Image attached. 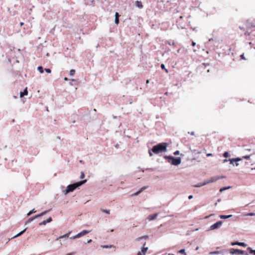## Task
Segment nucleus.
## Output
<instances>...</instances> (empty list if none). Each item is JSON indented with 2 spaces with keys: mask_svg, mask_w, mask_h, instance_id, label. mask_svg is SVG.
I'll return each instance as SVG.
<instances>
[{
  "mask_svg": "<svg viewBox=\"0 0 255 255\" xmlns=\"http://www.w3.org/2000/svg\"><path fill=\"white\" fill-rule=\"evenodd\" d=\"M87 182V180H83L79 182H77L72 184H70L67 186L66 190H63V192L65 195H67L69 193L73 191L77 188L81 186L83 184H85Z\"/></svg>",
  "mask_w": 255,
  "mask_h": 255,
  "instance_id": "nucleus-1",
  "label": "nucleus"
},
{
  "mask_svg": "<svg viewBox=\"0 0 255 255\" xmlns=\"http://www.w3.org/2000/svg\"><path fill=\"white\" fill-rule=\"evenodd\" d=\"M167 143H161L156 145H154L152 148V152L155 154H158L163 151H166L167 150Z\"/></svg>",
  "mask_w": 255,
  "mask_h": 255,
  "instance_id": "nucleus-2",
  "label": "nucleus"
},
{
  "mask_svg": "<svg viewBox=\"0 0 255 255\" xmlns=\"http://www.w3.org/2000/svg\"><path fill=\"white\" fill-rule=\"evenodd\" d=\"M164 157L167 160L169 163L173 165H178L181 162L180 157H174L172 156H164Z\"/></svg>",
  "mask_w": 255,
  "mask_h": 255,
  "instance_id": "nucleus-3",
  "label": "nucleus"
},
{
  "mask_svg": "<svg viewBox=\"0 0 255 255\" xmlns=\"http://www.w3.org/2000/svg\"><path fill=\"white\" fill-rule=\"evenodd\" d=\"M225 178L224 176H213V177H212L211 178H210L209 179H207L206 180V182L207 183V184H209V183H213V182H214L216 181H217L218 180H219L220 179H222V178Z\"/></svg>",
  "mask_w": 255,
  "mask_h": 255,
  "instance_id": "nucleus-4",
  "label": "nucleus"
},
{
  "mask_svg": "<svg viewBox=\"0 0 255 255\" xmlns=\"http://www.w3.org/2000/svg\"><path fill=\"white\" fill-rule=\"evenodd\" d=\"M222 224H223L222 221H218L216 223H215L213 225H212V226H211L210 229L211 230L216 229L219 228L220 227H221V225H222Z\"/></svg>",
  "mask_w": 255,
  "mask_h": 255,
  "instance_id": "nucleus-5",
  "label": "nucleus"
},
{
  "mask_svg": "<svg viewBox=\"0 0 255 255\" xmlns=\"http://www.w3.org/2000/svg\"><path fill=\"white\" fill-rule=\"evenodd\" d=\"M145 245V243H144L143 245V247L141 249V251L140 252H138L137 254V255H144L146 252L148 250L147 247H144V246Z\"/></svg>",
  "mask_w": 255,
  "mask_h": 255,
  "instance_id": "nucleus-6",
  "label": "nucleus"
},
{
  "mask_svg": "<svg viewBox=\"0 0 255 255\" xmlns=\"http://www.w3.org/2000/svg\"><path fill=\"white\" fill-rule=\"evenodd\" d=\"M27 229V228H25L23 230H22V231H21L20 232H19V233H18L17 234H16V235L14 236L13 237H12L11 239H9L8 241L6 242V243H7L10 240H11V239H14L15 238H17L20 236H21L22 234H23L25 232V231Z\"/></svg>",
  "mask_w": 255,
  "mask_h": 255,
  "instance_id": "nucleus-7",
  "label": "nucleus"
},
{
  "mask_svg": "<svg viewBox=\"0 0 255 255\" xmlns=\"http://www.w3.org/2000/svg\"><path fill=\"white\" fill-rule=\"evenodd\" d=\"M231 245L232 246L238 245L244 247H246L247 246V244H246L245 243L242 242H233L232 243Z\"/></svg>",
  "mask_w": 255,
  "mask_h": 255,
  "instance_id": "nucleus-8",
  "label": "nucleus"
},
{
  "mask_svg": "<svg viewBox=\"0 0 255 255\" xmlns=\"http://www.w3.org/2000/svg\"><path fill=\"white\" fill-rule=\"evenodd\" d=\"M157 215L158 214L157 213L155 214L150 215L148 216L147 219L149 221L153 220L157 217Z\"/></svg>",
  "mask_w": 255,
  "mask_h": 255,
  "instance_id": "nucleus-9",
  "label": "nucleus"
},
{
  "mask_svg": "<svg viewBox=\"0 0 255 255\" xmlns=\"http://www.w3.org/2000/svg\"><path fill=\"white\" fill-rule=\"evenodd\" d=\"M52 221V218L49 217L47 220L43 221L42 222L39 223V225H45L47 223H50Z\"/></svg>",
  "mask_w": 255,
  "mask_h": 255,
  "instance_id": "nucleus-10",
  "label": "nucleus"
},
{
  "mask_svg": "<svg viewBox=\"0 0 255 255\" xmlns=\"http://www.w3.org/2000/svg\"><path fill=\"white\" fill-rule=\"evenodd\" d=\"M82 236H83V235L82 232H81L80 233H78V234L76 235L75 236L70 237V239H75L79 238Z\"/></svg>",
  "mask_w": 255,
  "mask_h": 255,
  "instance_id": "nucleus-11",
  "label": "nucleus"
},
{
  "mask_svg": "<svg viewBox=\"0 0 255 255\" xmlns=\"http://www.w3.org/2000/svg\"><path fill=\"white\" fill-rule=\"evenodd\" d=\"M82 236H83V235L82 232H81L80 233H78V234L76 235L75 236L70 237V239H75L79 238Z\"/></svg>",
  "mask_w": 255,
  "mask_h": 255,
  "instance_id": "nucleus-12",
  "label": "nucleus"
},
{
  "mask_svg": "<svg viewBox=\"0 0 255 255\" xmlns=\"http://www.w3.org/2000/svg\"><path fill=\"white\" fill-rule=\"evenodd\" d=\"M207 184L206 182V180L204 181L203 183H198L196 185H194L193 186L195 187H201L203 186H204L205 185Z\"/></svg>",
  "mask_w": 255,
  "mask_h": 255,
  "instance_id": "nucleus-13",
  "label": "nucleus"
},
{
  "mask_svg": "<svg viewBox=\"0 0 255 255\" xmlns=\"http://www.w3.org/2000/svg\"><path fill=\"white\" fill-rule=\"evenodd\" d=\"M27 94H28L27 89V88H26L24 89V91H23V92H21L20 93V95H19V96H20V98H22V97H23L24 96H25V95H27Z\"/></svg>",
  "mask_w": 255,
  "mask_h": 255,
  "instance_id": "nucleus-14",
  "label": "nucleus"
},
{
  "mask_svg": "<svg viewBox=\"0 0 255 255\" xmlns=\"http://www.w3.org/2000/svg\"><path fill=\"white\" fill-rule=\"evenodd\" d=\"M71 233V231H70L68 233L63 235V236H60L57 239V240L59 239H66L67 238H68L69 235Z\"/></svg>",
  "mask_w": 255,
  "mask_h": 255,
  "instance_id": "nucleus-15",
  "label": "nucleus"
},
{
  "mask_svg": "<svg viewBox=\"0 0 255 255\" xmlns=\"http://www.w3.org/2000/svg\"><path fill=\"white\" fill-rule=\"evenodd\" d=\"M230 164H233L234 162H237L241 160V158L238 157L236 158L229 159Z\"/></svg>",
  "mask_w": 255,
  "mask_h": 255,
  "instance_id": "nucleus-16",
  "label": "nucleus"
},
{
  "mask_svg": "<svg viewBox=\"0 0 255 255\" xmlns=\"http://www.w3.org/2000/svg\"><path fill=\"white\" fill-rule=\"evenodd\" d=\"M119 14L118 12H116V14H115V23L118 24H119Z\"/></svg>",
  "mask_w": 255,
  "mask_h": 255,
  "instance_id": "nucleus-17",
  "label": "nucleus"
},
{
  "mask_svg": "<svg viewBox=\"0 0 255 255\" xmlns=\"http://www.w3.org/2000/svg\"><path fill=\"white\" fill-rule=\"evenodd\" d=\"M47 212H48V211H44V212H43L41 213V214H38V215H36V216H35L34 217H33V218H34V219H37V218H38L39 217H41L42 216H43V215H45V214L46 213H47Z\"/></svg>",
  "mask_w": 255,
  "mask_h": 255,
  "instance_id": "nucleus-18",
  "label": "nucleus"
},
{
  "mask_svg": "<svg viewBox=\"0 0 255 255\" xmlns=\"http://www.w3.org/2000/svg\"><path fill=\"white\" fill-rule=\"evenodd\" d=\"M237 251H238V252H236V254H238V255H244V254H245L246 255H248V253H245V252L244 251H242V250H239V249H237Z\"/></svg>",
  "mask_w": 255,
  "mask_h": 255,
  "instance_id": "nucleus-19",
  "label": "nucleus"
},
{
  "mask_svg": "<svg viewBox=\"0 0 255 255\" xmlns=\"http://www.w3.org/2000/svg\"><path fill=\"white\" fill-rule=\"evenodd\" d=\"M232 217V215H220V218L222 219H228Z\"/></svg>",
  "mask_w": 255,
  "mask_h": 255,
  "instance_id": "nucleus-20",
  "label": "nucleus"
},
{
  "mask_svg": "<svg viewBox=\"0 0 255 255\" xmlns=\"http://www.w3.org/2000/svg\"><path fill=\"white\" fill-rule=\"evenodd\" d=\"M146 188H147V187H142L139 191H138L136 193H134L132 195L133 196H137V195H138L142 190H144Z\"/></svg>",
  "mask_w": 255,
  "mask_h": 255,
  "instance_id": "nucleus-21",
  "label": "nucleus"
},
{
  "mask_svg": "<svg viewBox=\"0 0 255 255\" xmlns=\"http://www.w3.org/2000/svg\"><path fill=\"white\" fill-rule=\"evenodd\" d=\"M135 5H136V6H137V7L140 8H141L143 7L141 2L139 1H136Z\"/></svg>",
  "mask_w": 255,
  "mask_h": 255,
  "instance_id": "nucleus-22",
  "label": "nucleus"
},
{
  "mask_svg": "<svg viewBox=\"0 0 255 255\" xmlns=\"http://www.w3.org/2000/svg\"><path fill=\"white\" fill-rule=\"evenodd\" d=\"M102 248L108 249V248H115V247L114 245H103L101 246Z\"/></svg>",
  "mask_w": 255,
  "mask_h": 255,
  "instance_id": "nucleus-23",
  "label": "nucleus"
},
{
  "mask_svg": "<svg viewBox=\"0 0 255 255\" xmlns=\"http://www.w3.org/2000/svg\"><path fill=\"white\" fill-rule=\"evenodd\" d=\"M231 188V186L224 187L220 189V192H222L226 190H228Z\"/></svg>",
  "mask_w": 255,
  "mask_h": 255,
  "instance_id": "nucleus-24",
  "label": "nucleus"
},
{
  "mask_svg": "<svg viewBox=\"0 0 255 255\" xmlns=\"http://www.w3.org/2000/svg\"><path fill=\"white\" fill-rule=\"evenodd\" d=\"M236 252H238L237 249H232L230 250V253L234 255L236 254Z\"/></svg>",
  "mask_w": 255,
  "mask_h": 255,
  "instance_id": "nucleus-25",
  "label": "nucleus"
},
{
  "mask_svg": "<svg viewBox=\"0 0 255 255\" xmlns=\"http://www.w3.org/2000/svg\"><path fill=\"white\" fill-rule=\"evenodd\" d=\"M247 250L249 251L250 254H253L255 255V250H253L251 248H248Z\"/></svg>",
  "mask_w": 255,
  "mask_h": 255,
  "instance_id": "nucleus-26",
  "label": "nucleus"
},
{
  "mask_svg": "<svg viewBox=\"0 0 255 255\" xmlns=\"http://www.w3.org/2000/svg\"><path fill=\"white\" fill-rule=\"evenodd\" d=\"M221 252L220 251H214L211 252L209 253L210 255H219L220 254Z\"/></svg>",
  "mask_w": 255,
  "mask_h": 255,
  "instance_id": "nucleus-27",
  "label": "nucleus"
},
{
  "mask_svg": "<svg viewBox=\"0 0 255 255\" xmlns=\"http://www.w3.org/2000/svg\"><path fill=\"white\" fill-rule=\"evenodd\" d=\"M36 212V211L35 210V209H33L32 210L30 211L27 214V216H29L30 215H31L33 213H34Z\"/></svg>",
  "mask_w": 255,
  "mask_h": 255,
  "instance_id": "nucleus-28",
  "label": "nucleus"
},
{
  "mask_svg": "<svg viewBox=\"0 0 255 255\" xmlns=\"http://www.w3.org/2000/svg\"><path fill=\"white\" fill-rule=\"evenodd\" d=\"M37 70L39 71V72L40 73H43L44 71H43V68L42 66H39L37 68Z\"/></svg>",
  "mask_w": 255,
  "mask_h": 255,
  "instance_id": "nucleus-29",
  "label": "nucleus"
},
{
  "mask_svg": "<svg viewBox=\"0 0 255 255\" xmlns=\"http://www.w3.org/2000/svg\"><path fill=\"white\" fill-rule=\"evenodd\" d=\"M101 211L103 213H105L107 214H109L110 213V210H106V209H101Z\"/></svg>",
  "mask_w": 255,
  "mask_h": 255,
  "instance_id": "nucleus-30",
  "label": "nucleus"
},
{
  "mask_svg": "<svg viewBox=\"0 0 255 255\" xmlns=\"http://www.w3.org/2000/svg\"><path fill=\"white\" fill-rule=\"evenodd\" d=\"M245 216H255V213H250L245 214Z\"/></svg>",
  "mask_w": 255,
  "mask_h": 255,
  "instance_id": "nucleus-31",
  "label": "nucleus"
},
{
  "mask_svg": "<svg viewBox=\"0 0 255 255\" xmlns=\"http://www.w3.org/2000/svg\"><path fill=\"white\" fill-rule=\"evenodd\" d=\"M179 253L180 254H183L184 255H187V254L185 253V249H181L179 251Z\"/></svg>",
  "mask_w": 255,
  "mask_h": 255,
  "instance_id": "nucleus-32",
  "label": "nucleus"
},
{
  "mask_svg": "<svg viewBox=\"0 0 255 255\" xmlns=\"http://www.w3.org/2000/svg\"><path fill=\"white\" fill-rule=\"evenodd\" d=\"M161 68H162V69L165 70L166 73H168V70L165 68L164 64H162L161 65Z\"/></svg>",
  "mask_w": 255,
  "mask_h": 255,
  "instance_id": "nucleus-33",
  "label": "nucleus"
},
{
  "mask_svg": "<svg viewBox=\"0 0 255 255\" xmlns=\"http://www.w3.org/2000/svg\"><path fill=\"white\" fill-rule=\"evenodd\" d=\"M33 220H34V219L33 218V217H31V218H30L25 223V224H28L30 222H31V221H32Z\"/></svg>",
  "mask_w": 255,
  "mask_h": 255,
  "instance_id": "nucleus-34",
  "label": "nucleus"
},
{
  "mask_svg": "<svg viewBox=\"0 0 255 255\" xmlns=\"http://www.w3.org/2000/svg\"><path fill=\"white\" fill-rule=\"evenodd\" d=\"M75 70H74V69H72V70H71L70 71V73H69V74H70V75L71 76H73V75L75 74Z\"/></svg>",
  "mask_w": 255,
  "mask_h": 255,
  "instance_id": "nucleus-35",
  "label": "nucleus"
},
{
  "mask_svg": "<svg viewBox=\"0 0 255 255\" xmlns=\"http://www.w3.org/2000/svg\"><path fill=\"white\" fill-rule=\"evenodd\" d=\"M89 232H90V231H87V230H83V231H82V233L83 236L86 235V234H88Z\"/></svg>",
  "mask_w": 255,
  "mask_h": 255,
  "instance_id": "nucleus-36",
  "label": "nucleus"
},
{
  "mask_svg": "<svg viewBox=\"0 0 255 255\" xmlns=\"http://www.w3.org/2000/svg\"><path fill=\"white\" fill-rule=\"evenodd\" d=\"M85 177V175L83 172L80 173V179H83Z\"/></svg>",
  "mask_w": 255,
  "mask_h": 255,
  "instance_id": "nucleus-37",
  "label": "nucleus"
},
{
  "mask_svg": "<svg viewBox=\"0 0 255 255\" xmlns=\"http://www.w3.org/2000/svg\"><path fill=\"white\" fill-rule=\"evenodd\" d=\"M142 238V239L147 240L149 238V236L148 235H145L141 237Z\"/></svg>",
  "mask_w": 255,
  "mask_h": 255,
  "instance_id": "nucleus-38",
  "label": "nucleus"
},
{
  "mask_svg": "<svg viewBox=\"0 0 255 255\" xmlns=\"http://www.w3.org/2000/svg\"><path fill=\"white\" fill-rule=\"evenodd\" d=\"M152 149H149L148 150V153H149V154L150 156H152L153 155V154H152Z\"/></svg>",
  "mask_w": 255,
  "mask_h": 255,
  "instance_id": "nucleus-39",
  "label": "nucleus"
},
{
  "mask_svg": "<svg viewBox=\"0 0 255 255\" xmlns=\"http://www.w3.org/2000/svg\"><path fill=\"white\" fill-rule=\"evenodd\" d=\"M223 156L225 157H227L228 156V152L227 151L225 152L223 154Z\"/></svg>",
  "mask_w": 255,
  "mask_h": 255,
  "instance_id": "nucleus-40",
  "label": "nucleus"
},
{
  "mask_svg": "<svg viewBox=\"0 0 255 255\" xmlns=\"http://www.w3.org/2000/svg\"><path fill=\"white\" fill-rule=\"evenodd\" d=\"M45 72H46L48 73H50L51 72V70L50 69H48V68L45 69Z\"/></svg>",
  "mask_w": 255,
  "mask_h": 255,
  "instance_id": "nucleus-41",
  "label": "nucleus"
},
{
  "mask_svg": "<svg viewBox=\"0 0 255 255\" xmlns=\"http://www.w3.org/2000/svg\"><path fill=\"white\" fill-rule=\"evenodd\" d=\"M168 43L170 45H175V43L173 41H168Z\"/></svg>",
  "mask_w": 255,
  "mask_h": 255,
  "instance_id": "nucleus-42",
  "label": "nucleus"
},
{
  "mask_svg": "<svg viewBox=\"0 0 255 255\" xmlns=\"http://www.w3.org/2000/svg\"><path fill=\"white\" fill-rule=\"evenodd\" d=\"M179 150H176L174 152V154L175 155H178L179 154Z\"/></svg>",
  "mask_w": 255,
  "mask_h": 255,
  "instance_id": "nucleus-43",
  "label": "nucleus"
},
{
  "mask_svg": "<svg viewBox=\"0 0 255 255\" xmlns=\"http://www.w3.org/2000/svg\"><path fill=\"white\" fill-rule=\"evenodd\" d=\"M141 240H142V238H141V237H138V238H136V241L137 242H139V241H140Z\"/></svg>",
  "mask_w": 255,
  "mask_h": 255,
  "instance_id": "nucleus-44",
  "label": "nucleus"
},
{
  "mask_svg": "<svg viewBox=\"0 0 255 255\" xmlns=\"http://www.w3.org/2000/svg\"><path fill=\"white\" fill-rule=\"evenodd\" d=\"M250 155H246V156H243V158L245 159H249L250 158Z\"/></svg>",
  "mask_w": 255,
  "mask_h": 255,
  "instance_id": "nucleus-45",
  "label": "nucleus"
},
{
  "mask_svg": "<svg viewBox=\"0 0 255 255\" xmlns=\"http://www.w3.org/2000/svg\"><path fill=\"white\" fill-rule=\"evenodd\" d=\"M240 57H241L242 59L246 60V58H245V57L244 56V54H242Z\"/></svg>",
  "mask_w": 255,
  "mask_h": 255,
  "instance_id": "nucleus-46",
  "label": "nucleus"
},
{
  "mask_svg": "<svg viewBox=\"0 0 255 255\" xmlns=\"http://www.w3.org/2000/svg\"><path fill=\"white\" fill-rule=\"evenodd\" d=\"M193 197V196L192 195H189L188 196V199L190 200V199H192Z\"/></svg>",
  "mask_w": 255,
  "mask_h": 255,
  "instance_id": "nucleus-47",
  "label": "nucleus"
},
{
  "mask_svg": "<svg viewBox=\"0 0 255 255\" xmlns=\"http://www.w3.org/2000/svg\"><path fill=\"white\" fill-rule=\"evenodd\" d=\"M192 46H194L196 45V43L195 42H194V41H192Z\"/></svg>",
  "mask_w": 255,
  "mask_h": 255,
  "instance_id": "nucleus-48",
  "label": "nucleus"
},
{
  "mask_svg": "<svg viewBox=\"0 0 255 255\" xmlns=\"http://www.w3.org/2000/svg\"><path fill=\"white\" fill-rule=\"evenodd\" d=\"M206 155L207 156H212V153H207Z\"/></svg>",
  "mask_w": 255,
  "mask_h": 255,
  "instance_id": "nucleus-49",
  "label": "nucleus"
},
{
  "mask_svg": "<svg viewBox=\"0 0 255 255\" xmlns=\"http://www.w3.org/2000/svg\"><path fill=\"white\" fill-rule=\"evenodd\" d=\"M230 161V160H229V159H224V160H223V162H227V161Z\"/></svg>",
  "mask_w": 255,
  "mask_h": 255,
  "instance_id": "nucleus-50",
  "label": "nucleus"
},
{
  "mask_svg": "<svg viewBox=\"0 0 255 255\" xmlns=\"http://www.w3.org/2000/svg\"><path fill=\"white\" fill-rule=\"evenodd\" d=\"M92 240H91V239H90V240H88V241H87V244H89V243H91V242H92Z\"/></svg>",
  "mask_w": 255,
  "mask_h": 255,
  "instance_id": "nucleus-51",
  "label": "nucleus"
},
{
  "mask_svg": "<svg viewBox=\"0 0 255 255\" xmlns=\"http://www.w3.org/2000/svg\"><path fill=\"white\" fill-rule=\"evenodd\" d=\"M189 133H190L191 135H194V131H192L191 132H189Z\"/></svg>",
  "mask_w": 255,
  "mask_h": 255,
  "instance_id": "nucleus-52",
  "label": "nucleus"
},
{
  "mask_svg": "<svg viewBox=\"0 0 255 255\" xmlns=\"http://www.w3.org/2000/svg\"><path fill=\"white\" fill-rule=\"evenodd\" d=\"M233 164L234 166H235V164L234 163ZM238 165H239V163H236L235 166H238Z\"/></svg>",
  "mask_w": 255,
  "mask_h": 255,
  "instance_id": "nucleus-53",
  "label": "nucleus"
},
{
  "mask_svg": "<svg viewBox=\"0 0 255 255\" xmlns=\"http://www.w3.org/2000/svg\"><path fill=\"white\" fill-rule=\"evenodd\" d=\"M73 253H69V254H67L66 255H72Z\"/></svg>",
  "mask_w": 255,
  "mask_h": 255,
  "instance_id": "nucleus-54",
  "label": "nucleus"
},
{
  "mask_svg": "<svg viewBox=\"0 0 255 255\" xmlns=\"http://www.w3.org/2000/svg\"><path fill=\"white\" fill-rule=\"evenodd\" d=\"M199 247H196V248L195 250H196V251H197V250H199Z\"/></svg>",
  "mask_w": 255,
  "mask_h": 255,
  "instance_id": "nucleus-55",
  "label": "nucleus"
},
{
  "mask_svg": "<svg viewBox=\"0 0 255 255\" xmlns=\"http://www.w3.org/2000/svg\"><path fill=\"white\" fill-rule=\"evenodd\" d=\"M68 80V79L67 78H64V80L65 81H67Z\"/></svg>",
  "mask_w": 255,
  "mask_h": 255,
  "instance_id": "nucleus-56",
  "label": "nucleus"
},
{
  "mask_svg": "<svg viewBox=\"0 0 255 255\" xmlns=\"http://www.w3.org/2000/svg\"><path fill=\"white\" fill-rule=\"evenodd\" d=\"M20 25H21V26H22V25H23V22H20Z\"/></svg>",
  "mask_w": 255,
  "mask_h": 255,
  "instance_id": "nucleus-57",
  "label": "nucleus"
},
{
  "mask_svg": "<svg viewBox=\"0 0 255 255\" xmlns=\"http://www.w3.org/2000/svg\"><path fill=\"white\" fill-rule=\"evenodd\" d=\"M149 80H147L146 81V83H147H147H149Z\"/></svg>",
  "mask_w": 255,
  "mask_h": 255,
  "instance_id": "nucleus-58",
  "label": "nucleus"
},
{
  "mask_svg": "<svg viewBox=\"0 0 255 255\" xmlns=\"http://www.w3.org/2000/svg\"><path fill=\"white\" fill-rule=\"evenodd\" d=\"M213 40V38H211V39H209V41H212Z\"/></svg>",
  "mask_w": 255,
  "mask_h": 255,
  "instance_id": "nucleus-59",
  "label": "nucleus"
},
{
  "mask_svg": "<svg viewBox=\"0 0 255 255\" xmlns=\"http://www.w3.org/2000/svg\"><path fill=\"white\" fill-rule=\"evenodd\" d=\"M46 55H47V56H49V53H47V54H46Z\"/></svg>",
  "mask_w": 255,
  "mask_h": 255,
  "instance_id": "nucleus-60",
  "label": "nucleus"
},
{
  "mask_svg": "<svg viewBox=\"0 0 255 255\" xmlns=\"http://www.w3.org/2000/svg\"><path fill=\"white\" fill-rule=\"evenodd\" d=\"M70 85H72V82H70Z\"/></svg>",
  "mask_w": 255,
  "mask_h": 255,
  "instance_id": "nucleus-61",
  "label": "nucleus"
},
{
  "mask_svg": "<svg viewBox=\"0 0 255 255\" xmlns=\"http://www.w3.org/2000/svg\"><path fill=\"white\" fill-rule=\"evenodd\" d=\"M190 150H191V152H193L194 151L192 150L191 149H190Z\"/></svg>",
  "mask_w": 255,
  "mask_h": 255,
  "instance_id": "nucleus-62",
  "label": "nucleus"
},
{
  "mask_svg": "<svg viewBox=\"0 0 255 255\" xmlns=\"http://www.w3.org/2000/svg\"><path fill=\"white\" fill-rule=\"evenodd\" d=\"M240 28L241 29H242V28L241 26H240Z\"/></svg>",
  "mask_w": 255,
  "mask_h": 255,
  "instance_id": "nucleus-63",
  "label": "nucleus"
}]
</instances>
